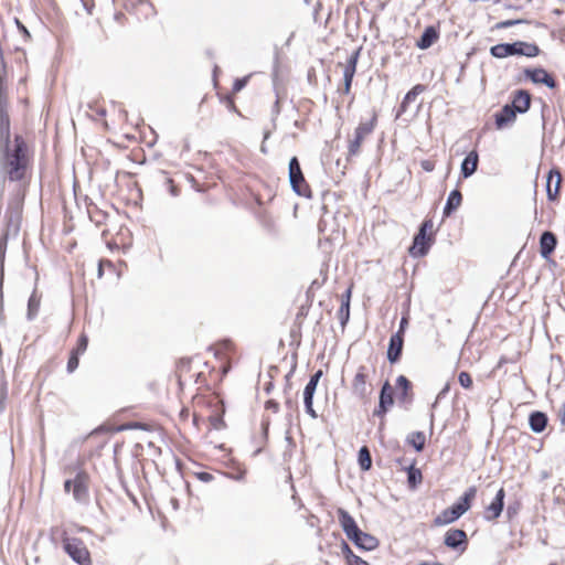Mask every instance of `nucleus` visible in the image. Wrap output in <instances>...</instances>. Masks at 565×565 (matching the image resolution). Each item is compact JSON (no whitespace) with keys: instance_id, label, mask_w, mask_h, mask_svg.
<instances>
[{"instance_id":"nucleus-1","label":"nucleus","mask_w":565,"mask_h":565,"mask_svg":"<svg viewBox=\"0 0 565 565\" xmlns=\"http://www.w3.org/2000/svg\"><path fill=\"white\" fill-rule=\"evenodd\" d=\"M2 140V175L14 184L15 191L8 204L6 236H15L20 231L24 196L32 178L34 150L22 135L11 136L9 117L3 111Z\"/></svg>"},{"instance_id":"nucleus-2","label":"nucleus","mask_w":565,"mask_h":565,"mask_svg":"<svg viewBox=\"0 0 565 565\" xmlns=\"http://www.w3.org/2000/svg\"><path fill=\"white\" fill-rule=\"evenodd\" d=\"M337 513L343 532L356 547L364 551H373L379 546V540L363 532L347 510L339 508Z\"/></svg>"},{"instance_id":"nucleus-3","label":"nucleus","mask_w":565,"mask_h":565,"mask_svg":"<svg viewBox=\"0 0 565 565\" xmlns=\"http://www.w3.org/2000/svg\"><path fill=\"white\" fill-rule=\"evenodd\" d=\"M490 54L495 58H504L511 55L535 57L540 54V47L535 43L515 41L513 43H499L491 46Z\"/></svg>"},{"instance_id":"nucleus-4","label":"nucleus","mask_w":565,"mask_h":565,"mask_svg":"<svg viewBox=\"0 0 565 565\" xmlns=\"http://www.w3.org/2000/svg\"><path fill=\"white\" fill-rule=\"evenodd\" d=\"M377 121V116L374 113L373 116L366 120L361 121L358 127L354 129L353 137L349 139L348 143V157L347 160L350 161L353 157H356L361 152V145L364 139L369 137L375 129Z\"/></svg>"},{"instance_id":"nucleus-5","label":"nucleus","mask_w":565,"mask_h":565,"mask_svg":"<svg viewBox=\"0 0 565 565\" xmlns=\"http://www.w3.org/2000/svg\"><path fill=\"white\" fill-rule=\"evenodd\" d=\"M63 548L65 553L78 565H92V558L85 543L78 537L64 536Z\"/></svg>"},{"instance_id":"nucleus-6","label":"nucleus","mask_w":565,"mask_h":565,"mask_svg":"<svg viewBox=\"0 0 565 565\" xmlns=\"http://www.w3.org/2000/svg\"><path fill=\"white\" fill-rule=\"evenodd\" d=\"M89 476L87 472L81 470L77 471L73 479H67L64 482L65 492H72L74 499L77 502L85 503L89 499L88 492Z\"/></svg>"},{"instance_id":"nucleus-7","label":"nucleus","mask_w":565,"mask_h":565,"mask_svg":"<svg viewBox=\"0 0 565 565\" xmlns=\"http://www.w3.org/2000/svg\"><path fill=\"white\" fill-rule=\"evenodd\" d=\"M289 182L292 191L301 196L310 198V189L307 184L300 162L297 157H292L289 161Z\"/></svg>"},{"instance_id":"nucleus-8","label":"nucleus","mask_w":565,"mask_h":565,"mask_svg":"<svg viewBox=\"0 0 565 565\" xmlns=\"http://www.w3.org/2000/svg\"><path fill=\"white\" fill-rule=\"evenodd\" d=\"M523 73L534 84H543L551 89L557 86L555 78L543 67L525 68Z\"/></svg>"},{"instance_id":"nucleus-9","label":"nucleus","mask_w":565,"mask_h":565,"mask_svg":"<svg viewBox=\"0 0 565 565\" xmlns=\"http://www.w3.org/2000/svg\"><path fill=\"white\" fill-rule=\"evenodd\" d=\"M367 367L360 365L358 372L352 381V393L354 396L364 399L369 394V386L366 383Z\"/></svg>"},{"instance_id":"nucleus-10","label":"nucleus","mask_w":565,"mask_h":565,"mask_svg":"<svg viewBox=\"0 0 565 565\" xmlns=\"http://www.w3.org/2000/svg\"><path fill=\"white\" fill-rule=\"evenodd\" d=\"M394 404L393 388L386 381L380 392L379 406L374 409L373 416L383 418L388 408Z\"/></svg>"},{"instance_id":"nucleus-11","label":"nucleus","mask_w":565,"mask_h":565,"mask_svg":"<svg viewBox=\"0 0 565 565\" xmlns=\"http://www.w3.org/2000/svg\"><path fill=\"white\" fill-rule=\"evenodd\" d=\"M504 498L505 491L503 488H500L492 502L484 509L483 518L486 521H494L501 515L504 508Z\"/></svg>"},{"instance_id":"nucleus-12","label":"nucleus","mask_w":565,"mask_h":565,"mask_svg":"<svg viewBox=\"0 0 565 565\" xmlns=\"http://www.w3.org/2000/svg\"><path fill=\"white\" fill-rule=\"evenodd\" d=\"M532 96L525 89H516L512 93V100L509 104L516 114H525L531 107Z\"/></svg>"},{"instance_id":"nucleus-13","label":"nucleus","mask_w":565,"mask_h":565,"mask_svg":"<svg viewBox=\"0 0 565 565\" xmlns=\"http://www.w3.org/2000/svg\"><path fill=\"white\" fill-rule=\"evenodd\" d=\"M360 56V49L354 51L348 58L343 70V93L349 94L352 86V81L356 71V64Z\"/></svg>"},{"instance_id":"nucleus-14","label":"nucleus","mask_w":565,"mask_h":565,"mask_svg":"<svg viewBox=\"0 0 565 565\" xmlns=\"http://www.w3.org/2000/svg\"><path fill=\"white\" fill-rule=\"evenodd\" d=\"M444 544L452 550H457L462 546L463 551L468 544L467 533L460 529H450L445 534Z\"/></svg>"},{"instance_id":"nucleus-15","label":"nucleus","mask_w":565,"mask_h":565,"mask_svg":"<svg viewBox=\"0 0 565 565\" xmlns=\"http://www.w3.org/2000/svg\"><path fill=\"white\" fill-rule=\"evenodd\" d=\"M562 174L558 169H551L546 178V195L550 201H556L559 194Z\"/></svg>"},{"instance_id":"nucleus-16","label":"nucleus","mask_w":565,"mask_h":565,"mask_svg":"<svg viewBox=\"0 0 565 565\" xmlns=\"http://www.w3.org/2000/svg\"><path fill=\"white\" fill-rule=\"evenodd\" d=\"M431 238L427 234L418 232L414 236L413 245L409 248V253L414 257L425 256L430 247Z\"/></svg>"},{"instance_id":"nucleus-17","label":"nucleus","mask_w":565,"mask_h":565,"mask_svg":"<svg viewBox=\"0 0 565 565\" xmlns=\"http://www.w3.org/2000/svg\"><path fill=\"white\" fill-rule=\"evenodd\" d=\"M403 344L404 338L401 332H396L390 338L387 348V360L390 363H396L401 359Z\"/></svg>"},{"instance_id":"nucleus-18","label":"nucleus","mask_w":565,"mask_h":565,"mask_svg":"<svg viewBox=\"0 0 565 565\" xmlns=\"http://www.w3.org/2000/svg\"><path fill=\"white\" fill-rule=\"evenodd\" d=\"M461 515H463L461 508L452 504L450 508L441 511V513L434 519V524L436 526L447 525L457 521Z\"/></svg>"},{"instance_id":"nucleus-19","label":"nucleus","mask_w":565,"mask_h":565,"mask_svg":"<svg viewBox=\"0 0 565 565\" xmlns=\"http://www.w3.org/2000/svg\"><path fill=\"white\" fill-rule=\"evenodd\" d=\"M557 245L556 235L553 232L545 231L540 237V254L544 259H547L555 250Z\"/></svg>"},{"instance_id":"nucleus-20","label":"nucleus","mask_w":565,"mask_h":565,"mask_svg":"<svg viewBox=\"0 0 565 565\" xmlns=\"http://www.w3.org/2000/svg\"><path fill=\"white\" fill-rule=\"evenodd\" d=\"M516 113L511 108L509 104H505L495 115L494 122L498 129H502L508 125L512 124L516 119Z\"/></svg>"},{"instance_id":"nucleus-21","label":"nucleus","mask_w":565,"mask_h":565,"mask_svg":"<svg viewBox=\"0 0 565 565\" xmlns=\"http://www.w3.org/2000/svg\"><path fill=\"white\" fill-rule=\"evenodd\" d=\"M479 154L476 150L470 151L461 162V175L467 179L471 177L478 169Z\"/></svg>"},{"instance_id":"nucleus-22","label":"nucleus","mask_w":565,"mask_h":565,"mask_svg":"<svg viewBox=\"0 0 565 565\" xmlns=\"http://www.w3.org/2000/svg\"><path fill=\"white\" fill-rule=\"evenodd\" d=\"M439 39V31L437 28L427 26L420 38L416 42V46L420 50L429 49Z\"/></svg>"},{"instance_id":"nucleus-23","label":"nucleus","mask_w":565,"mask_h":565,"mask_svg":"<svg viewBox=\"0 0 565 565\" xmlns=\"http://www.w3.org/2000/svg\"><path fill=\"white\" fill-rule=\"evenodd\" d=\"M547 422V415L540 411H534L529 416L530 428L535 434L542 433L546 428Z\"/></svg>"},{"instance_id":"nucleus-24","label":"nucleus","mask_w":565,"mask_h":565,"mask_svg":"<svg viewBox=\"0 0 565 565\" xmlns=\"http://www.w3.org/2000/svg\"><path fill=\"white\" fill-rule=\"evenodd\" d=\"M462 194L458 189L452 190L446 201L443 214L444 216H450L461 204Z\"/></svg>"},{"instance_id":"nucleus-25","label":"nucleus","mask_w":565,"mask_h":565,"mask_svg":"<svg viewBox=\"0 0 565 565\" xmlns=\"http://www.w3.org/2000/svg\"><path fill=\"white\" fill-rule=\"evenodd\" d=\"M425 88L426 87L424 85L417 84L411 90H408L406 93V95L404 96L403 102H402V104L399 106V110H398L397 117L401 114L406 111L408 104L414 102L416 99V97L425 90Z\"/></svg>"},{"instance_id":"nucleus-26","label":"nucleus","mask_w":565,"mask_h":565,"mask_svg":"<svg viewBox=\"0 0 565 565\" xmlns=\"http://www.w3.org/2000/svg\"><path fill=\"white\" fill-rule=\"evenodd\" d=\"M477 494V487H469L465 493L459 498V500L455 503L457 507L461 508L462 514H465L471 507V500L475 499Z\"/></svg>"},{"instance_id":"nucleus-27","label":"nucleus","mask_w":565,"mask_h":565,"mask_svg":"<svg viewBox=\"0 0 565 565\" xmlns=\"http://www.w3.org/2000/svg\"><path fill=\"white\" fill-rule=\"evenodd\" d=\"M40 303H41V297L34 290L28 301V311H26L28 320H33L38 316L39 309H40Z\"/></svg>"},{"instance_id":"nucleus-28","label":"nucleus","mask_w":565,"mask_h":565,"mask_svg":"<svg viewBox=\"0 0 565 565\" xmlns=\"http://www.w3.org/2000/svg\"><path fill=\"white\" fill-rule=\"evenodd\" d=\"M321 376H322L321 370H318L315 374L311 375L309 382L305 386L303 398H308V399L312 398L313 399V395L316 393V390H317V386H318V383H319V380Z\"/></svg>"},{"instance_id":"nucleus-29","label":"nucleus","mask_w":565,"mask_h":565,"mask_svg":"<svg viewBox=\"0 0 565 565\" xmlns=\"http://www.w3.org/2000/svg\"><path fill=\"white\" fill-rule=\"evenodd\" d=\"M406 441L412 445L416 451H422L425 447L426 437L423 431H413L407 436Z\"/></svg>"},{"instance_id":"nucleus-30","label":"nucleus","mask_w":565,"mask_h":565,"mask_svg":"<svg viewBox=\"0 0 565 565\" xmlns=\"http://www.w3.org/2000/svg\"><path fill=\"white\" fill-rule=\"evenodd\" d=\"M358 462L363 471H367L372 466L371 452L366 446H363L359 450Z\"/></svg>"},{"instance_id":"nucleus-31","label":"nucleus","mask_w":565,"mask_h":565,"mask_svg":"<svg viewBox=\"0 0 565 565\" xmlns=\"http://www.w3.org/2000/svg\"><path fill=\"white\" fill-rule=\"evenodd\" d=\"M396 386L402 390L401 395H399V399L401 401H405L407 398L408 391L412 387L411 382L408 381V379L406 376L399 375L396 379Z\"/></svg>"},{"instance_id":"nucleus-32","label":"nucleus","mask_w":565,"mask_h":565,"mask_svg":"<svg viewBox=\"0 0 565 565\" xmlns=\"http://www.w3.org/2000/svg\"><path fill=\"white\" fill-rule=\"evenodd\" d=\"M423 475L422 471L414 466H411L407 469V480L412 488H415L418 483L422 482Z\"/></svg>"},{"instance_id":"nucleus-33","label":"nucleus","mask_w":565,"mask_h":565,"mask_svg":"<svg viewBox=\"0 0 565 565\" xmlns=\"http://www.w3.org/2000/svg\"><path fill=\"white\" fill-rule=\"evenodd\" d=\"M338 318L342 327H344L350 319V306H348L347 301L341 303L338 310Z\"/></svg>"},{"instance_id":"nucleus-34","label":"nucleus","mask_w":565,"mask_h":565,"mask_svg":"<svg viewBox=\"0 0 565 565\" xmlns=\"http://www.w3.org/2000/svg\"><path fill=\"white\" fill-rule=\"evenodd\" d=\"M458 381H459V384L463 387V388H471L472 387V377L471 375L466 372V371H462L459 373L458 375Z\"/></svg>"},{"instance_id":"nucleus-35","label":"nucleus","mask_w":565,"mask_h":565,"mask_svg":"<svg viewBox=\"0 0 565 565\" xmlns=\"http://www.w3.org/2000/svg\"><path fill=\"white\" fill-rule=\"evenodd\" d=\"M131 429H147V425L139 422L125 423L118 427L119 431L131 430Z\"/></svg>"},{"instance_id":"nucleus-36","label":"nucleus","mask_w":565,"mask_h":565,"mask_svg":"<svg viewBox=\"0 0 565 565\" xmlns=\"http://www.w3.org/2000/svg\"><path fill=\"white\" fill-rule=\"evenodd\" d=\"M78 355L79 354H77V352L71 353L68 361H67V365H66L68 373L74 372L78 367V363H79Z\"/></svg>"},{"instance_id":"nucleus-37","label":"nucleus","mask_w":565,"mask_h":565,"mask_svg":"<svg viewBox=\"0 0 565 565\" xmlns=\"http://www.w3.org/2000/svg\"><path fill=\"white\" fill-rule=\"evenodd\" d=\"M88 344V339L85 334H82L78 338L77 347L72 352H77V354H82L86 351Z\"/></svg>"},{"instance_id":"nucleus-38","label":"nucleus","mask_w":565,"mask_h":565,"mask_svg":"<svg viewBox=\"0 0 565 565\" xmlns=\"http://www.w3.org/2000/svg\"><path fill=\"white\" fill-rule=\"evenodd\" d=\"M556 418L561 424V431H565V403H562L556 409Z\"/></svg>"},{"instance_id":"nucleus-39","label":"nucleus","mask_w":565,"mask_h":565,"mask_svg":"<svg viewBox=\"0 0 565 565\" xmlns=\"http://www.w3.org/2000/svg\"><path fill=\"white\" fill-rule=\"evenodd\" d=\"M523 22H524L523 20H504V21L498 22L495 24V28L499 29V30L508 29V28H511L513 25L521 24Z\"/></svg>"},{"instance_id":"nucleus-40","label":"nucleus","mask_w":565,"mask_h":565,"mask_svg":"<svg viewBox=\"0 0 565 565\" xmlns=\"http://www.w3.org/2000/svg\"><path fill=\"white\" fill-rule=\"evenodd\" d=\"M303 404L307 414H309L312 418H317V413L313 409V399L312 398H303Z\"/></svg>"},{"instance_id":"nucleus-41","label":"nucleus","mask_w":565,"mask_h":565,"mask_svg":"<svg viewBox=\"0 0 565 565\" xmlns=\"http://www.w3.org/2000/svg\"><path fill=\"white\" fill-rule=\"evenodd\" d=\"M248 82V77L236 78L233 84V92L237 93L242 90Z\"/></svg>"},{"instance_id":"nucleus-42","label":"nucleus","mask_w":565,"mask_h":565,"mask_svg":"<svg viewBox=\"0 0 565 565\" xmlns=\"http://www.w3.org/2000/svg\"><path fill=\"white\" fill-rule=\"evenodd\" d=\"M342 554L345 557L347 563L355 555L345 541H342Z\"/></svg>"},{"instance_id":"nucleus-43","label":"nucleus","mask_w":565,"mask_h":565,"mask_svg":"<svg viewBox=\"0 0 565 565\" xmlns=\"http://www.w3.org/2000/svg\"><path fill=\"white\" fill-rule=\"evenodd\" d=\"M420 167L426 172H431L435 169V162L431 160H423Z\"/></svg>"},{"instance_id":"nucleus-44","label":"nucleus","mask_w":565,"mask_h":565,"mask_svg":"<svg viewBox=\"0 0 565 565\" xmlns=\"http://www.w3.org/2000/svg\"><path fill=\"white\" fill-rule=\"evenodd\" d=\"M431 228H433V221L431 220H425L422 223L418 232L427 234V231H430Z\"/></svg>"},{"instance_id":"nucleus-45","label":"nucleus","mask_w":565,"mask_h":565,"mask_svg":"<svg viewBox=\"0 0 565 565\" xmlns=\"http://www.w3.org/2000/svg\"><path fill=\"white\" fill-rule=\"evenodd\" d=\"M349 565H370L366 561L362 559L360 556L354 555L349 562Z\"/></svg>"},{"instance_id":"nucleus-46","label":"nucleus","mask_w":565,"mask_h":565,"mask_svg":"<svg viewBox=\"0 0 565 565\" xmlns=\"http://www.w3.org/2000/svg\"><path fill=\"white\" fill-rule=\"evenodd\" d=\"M265 407L267 409H271L275 413H277L279 411V404L275 399L267 401L265 404Z\"/></svg>"},{"instance_id":"nucleus-47","label":"nucleus","mask_w":565,"mask_h":565,"mask_svg":"<svg viewBox=\"0 0 565 565\" xmlns=\"http://www.w3.org/2000/svg\"><path fill=\"white\" fill-rule=\"evenodd\" d=\"M450 390V384L446 383L445 386L440 390V392L437 395V401L444 398Z\"/></svg>"},{"instance_id":"nucleus-48","label":"nucleus","mask_w":565,"mask_h":565,"mask_svg":"<svg viewBox=\"0 0 565 565\" xmlns=\"http://www.w3.org/2000/svg\"><path fill=\"white\" fill-rule=\"evenodd\" d=\"M351 300V288H348L344 294L341 296V303L347 301L348 306H350Z\"/></svg>"},{"instance_id":"nucleus-49","label":"nucleus","mask_w":565,"mask_h":565,"mask_svg":"<svg viewBox=\"0 0 565 565\" xmlns=\"http://www.w3.org/2000/svg\"><path fill=\"white\" fill-rule=\"evenodd\" d=\"M285 405L287 408L292 409L295 406V402L291 396H285Z\"/></svg>"},{"instance_id":"nucleus-50","label":"nucleus","mask_w":565,"mask_h":565,"mask_svg":"<svg viewBox=\"0 0 565 565\" xmlns=\"http://www.w3.org/2000/svg\"><path fill=\"white\" fill-rule=\"evenodd\" d=\"M199 478L202 481H210V480H212V475H210L209 472H201L199 475Z\"/></svg>"},{"instance_id":"nucleus-51","label":"nucleus","mask_w":565,"mask_h":565,"mask_svg":"<svg viewBox=\"0 0 565 565\" xmlns=\"http://www.w3.org/2000/svg\"><path fill=\"white\" fill-rule=\"evenodd\" d=\"M291 388H292L291 382L286 383L285 387H284V395L285 396H290Z\"/></svg>"},{"instance_id":"nucleus-52","label":"nucleus","mask_w":565,"mask_h":565,"mask_svg":"<svg viewBox=\"0 0 565 565\" xmlns=\"http://www.w3.org/2000/svg\"><path fill=\"white\" fill-rule=\"evenodd\" d=\"M14 22L17 23L18 28H19V29H20L24 34L29 35V32H28L26 28H25L23 24H21V23H20V21H19L17 18H14Z\"/></svg>"},{"instance_id":"nucleus-53","label":"nucleus","mask_w":565,"mask_h":565,"mask_svg":"<svg viewBox=\"0 0 565 565\" xmlns=\"http://www.w3.org/2000/svg\"><path fill=\"white\" fill-rule=\"evenodd\" d=\"M407 323V319L405 317L402 318L399 323V330L397 332H401L403 334L404 326Z\"/></svg>"},{"instance_id":"nucleus-54","label":"nucleus","mask_w":565,"mask_h":565,"mask_svg":"<svg viewBox=\"0 0 565 565\" xmlns=\"http://www.w3.org/2000/svg\"><path fill=\"white\" fill-rule=\"evenodd\" d=\"M273 388H274V384H273V382H269V383H267V385L265 386V392H266L267 394H269V393L271 392V390H273Z\"/></svg>"},{"instance_id":"nucleus-55","label":"nucleus","mask_w":565,"mask_h":565,"mask_svg":"<svg viewBox=\"0 0 565 565\" xmlns=\"http://www.w3.org/2000/svg\"><path fill=\"white\" fill-rule=\"evenodd\" d=\"M273 111H274L275 114H279V111H280V108H279V100H278V99L275 102V105H274Z\"/></svg>"},{"instance_id":"nucleus-56","label":"nucleus","mask_w":565,"mask_h":565,"mask_svg":"<svg viewBox=\"0 0 565 565\" xmlns=\"http://www.w3.org/2000/svg\"><path fill=\"white\" fill-rule=\"evenodd\" d=\"M291 375H292V370L288 374H286V376H285L286 383L290 382V376Z\"/></svg>"},{"instance_id":"nucleus-57","label":"nucleus","mask_w":565,"mask_h":565,"mask_svg":"<svg viewBox=\"0 0 565 565\" xmlns=\"http://www.w3.org/2000/svg\"><path fill=\"white\" fill-rule=\"evenodd\" d=\"M227 103L231 108L235 109L234 102L230 97L227 98Z\"/></svg>"},{"instance_id":"nucleus-58","label":"nucleus","mask_w":565,"mask_h":565,"mask_svg":"<svg viewBox=\"0 0 565 565\" xmlns=\"http://www.w3.org/2000/svg\"><path fill=\"white\" fill-rule=\"evenodd\" d=\"M103 275V269H102V264H99V267H98V276L100 277Z\"/></svg>"},{"instance_id":"nucleus-59","label":"nucleus","mask_w":565,"mask_h":565,"mask_svg":"<svg viewBox=\"0 0 565 565\" xmlns=\"http://www.w3.org/2000/svg\"><path fill=\"white\" fill-rule=\"evenodd\" d=\"M511 512H514V509H512L511 507L508 508V513L511 514Z\"/></svg>"},{"instance_id":"nucleus-60","label":"nucleus","mask_w":565,"mask_h":565,"mask_svg":"<svg viewBox=\"0 0 565 565\" xmlns=\"http://www.w3.org/2000/svg\"><path fill=\"white\" fill-rule=\"evenodd\" d=\"M511 512H514V509H512L511 507L508 508V513L511 514Z\"/></svg>"},{"instance_id":"nucleus-61","label":"nucleus","mask_w":565,"mask_h":565,"mask_svg":"<svg viewBox=\"0 0 565 565\" xmlns=\"http://www.w3.org/2000/svg\"><path fill=\"white\" fill-rule=\"evenodd\" d=\"M171 193H172V195H175V194H177V193H175V190H174V186H171Z\"/></svg>"},{"instance_id":"nucleus-62","label":"nucleus","mask_w":565,"mask_h":565,"mask_svg":"<svg viewBox=\"0 0 565 565\" xmlns=\"http://www.w3.org/2000/svg\"><path fill=\"white\" fill-rule=\"evenodd\" d=\"M1 257H2V259L4 258V250L3 249H2Z\"/></svg>"}]
</instances>
